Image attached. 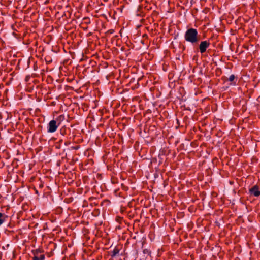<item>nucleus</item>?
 <instances>
[{
	"instance_id": "obj_1",
	"label": "nucleus",
	"mask_w": 260,
	"mask_h": 260,
	"mask_svg": "<svg viewBox=\"0 0 260 260\" xmlns=\"http://www.w3.org/2000/svg\"><path fill=\"white\" fill-rule=\"evenodd\" d=\"M184 38L187 42L192 44L197 43L200 40L197 30L192 28H189L186 30Z\"/></svg>"
},
{
	"instance_id": "obj_2",
	"label": "nucleus",
	"mask_w": 260,
	"mask_h": 260,
	"mask_svg": "<svg viewBox=\"0 0 260 260\" xmlns=\"http://www.w3.org/2000/svg\"><path fill=\"white\" fill-rule=\"evenodd\" d=\"M59 126L58 124L57 123V121H55V120H52L48 124L47 132L50 133H54L56 131Z\"/></svg>"
},
{
	"instance_id": "obj_3",
	"label": "nucleus",
	"mask_w": 260,
	"mask_h": 260,
	"mask_svg": "<svg viewBox=\"0 0 260 260\" xmlns=\"http://www.w3.org/2000/svg\"><path fill=\"white\" fill-rule=\"evenodd\" d=\"M210 43L209 41H203L200 42L199 46V51L201 54L205 53L207 49L210 46Z\"/></svg>"
},
{
	"instance_id": "obj_4",
	"label": "nucleus",
	"mask_w": 260,
	"mask_h": 260,
	"mask_svg": "<svg viewBox=\"0 0 260 260\" xmlns=\"http://www.w3.org/2000/svg\"><path fill=\"white\" fill-rule=\"evenodd\" d=\"M249 191L251 196L256 197L260 196V190H259V187L257 185H254L250 188Z\"/></svg>"
},
{
	"instance_id": "obj_5",
	"label": "nucleus",
	"mask_w": 260,
	"mask_h": 260,
	"mask_svg": "<svg viewBox=\"0 0 260 260\" xmlns=\"http://www.w3.org/2000/svg\"><path fill=\"white\" fill-rule=\"evenodd\" d=\"M41 251L40 249L36 250L34 252V256L32 258V260H44L45 259V255L44 254L38 256V254L41 253Z\"/></svg>"
},
{
	"instance_id": "obj_6",
	"label": "nucleus",
	"mask_w": 260,
	"mask_h": 260,
	"mask_svg": "<svg viewBox=\"0 0 260 260\" xmlns=\"http://www.w3.org/2000/svg\"><path fill=\"white\" fill-rule=\"evenodd\" d=\"M8 216L5 213L0 212V225L3 224L8 218Z\"/></svg>"
},
{
	"instance_id": "obj_7",
	"label": "nucleus",
	"mask_w": 260,
	"mask_h": 260,
	"mask_svg": "<svg viewBox=\"0 0 260 260\" xmlns=\"http://www.w3.org/2000/svg\"><path fill=\"white\" fill-rule=\"evenodd\" d=\"M65 119V116L64 115H60L58 116L56 120H55V121H57V123L59 125L61 122H62Z\"/></svg>"
},
{
	"instance_id": "obj_8",
	"label": "nucleus",
	"mask_w": 260,
	"mask_h": 260,
	"mask_svg": "<svg viewBox=\"0 0 260 260\" xmlns=\"http://www.w3.org/2000/svg\"><path fill=\"white\" fill-rule=\"evenodd\" d=\"M119 252V250L118 248L115 247L113 250L112 251V254H111V256L112 257L115 256Z\"/></svg>"
},
{
	"instance_id": "obj_9",
	"label": "nucleus",
	"mask_w": 260,
	"mask_h": 260,
	"mask_svg": "<svg viewBox=\"0 0 260 260\" xmlns=\"http://www.w3.org/2000/svg\"><path fill=\"white\" fill-rule=\"evenodd\" d=\"M67 128L65 126H63L62 128H61V129L60 130V133L61 135L64 136L66 134H67Z\"/></svg>"
},
{
	"instance_id": "obj_10",
	"label": "nucleus",
	"mask_w": 260,
	"mask_h": 260,
	"mask_svg": "<svg viewBox=\"0 0 260 260\" xmlns=\"http://www.w3.org/2000/svg\"><path fill=\"white\" fill-rule=\"evenodd\" d=\"M143 252L145 254H147L148 255H150L151 252V251L149 249H143Z\"/></svg>"
},
{
	"instance_id": "obj_11",
	"label": "nucleus",
	"mask_w": 260,
	"mask_h": 260,
	"mask_svg": "<svg viewBox=\"0 0 260 260\" xmlns=\"http://www.w3.org/2000/svg\"><path fill=\"white\" fill-rule=\"evenodd\" d=\"M235 79V75L232 74L230 76L229 80L230 81L232 82Z\"/></svg>"
}]
</instances>
